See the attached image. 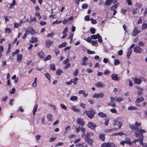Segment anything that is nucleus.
I'll return each mask as SVG.
<instances>
[{
    "mask_svg": "<svg viewBox=\"0 0 147 147\" xmlns=\"http://www.w3.org/2000/svg\"><path fill=\"white\" fill-rule=\"evenodd\" d=\"M105 125H108V124L109 123V119L108 118H106L105 119Z\"/></svg>",
    "mask_w": 147,
    "mask_h": 147,
    "instance_id": "13d9d810",
    "label": "nucleus"
},
{
    "mask_svg": "<svg viewBox=\"0 0 147 147\" xmlns=\"http://www.w3.org/2000/svg\"><path fill=\"white\" fill-rule=\"evenodd\" d=\"M135 126L134 125L130 124L129 125V127L133 130H135L136 131V132L140 134H143L145 133L146 132L145 131L142 129H139L137 127H139L141 125V123H138L136 121L135 123Z\"/></svg>",
    "mask_w": 147,
    "mask_h": 147,
    "instance_id": "f257e3e1",
    "label": "nucleus"
},
{
    "mask_svg": "<svg viewBox=\"0 0 147 147\" xmlns=\"http://www.w3.org/2000/svg\"><path fill=\"white\" fill-rule=\"evenodd\" d=\"M41 137V136L40 135H38L36 136L35 138L37 142H39V141Z\"/></svg>",
    "mask_w": 147,
    "mask_h": 147,
    "instance_id": "72a5a7b5",
    "label": "nucleus"
},
{
    "mask_svg": "<svg viewBox=\"0 0 147 147\" xmlns=\"http://www.w3.org/2000/svg\"><path fill=\"white\" fill-rule=\"evenodd\" d=\"M86 71L88 73H91L93 72V70L91 69H90L88 68L86 69Z\"/></svg>",
    "mask_w": 147,
    "mask_h": 147,
    "instance_id": "e2e57ef3",
    "label": "nucleus"
},
{
    "mask_svg": "<svg viewBox=\"0 0 147 147\" xmlns=\"http://www.w3.org/2000/svg\"><path fill=\"white\" fill-rule=\"evenodd\" d=\"M140 32V31L138 30L137 27H136L135 28L133 31L131 32V35L132 36H136L137 34L139 33Z\"/></svg>",
    "mask_w": 147,
    "mask_h": 147,
    "instance_id": "0eeeda50",
    "label": "nucleus"
},
{
    "mask_svg": "<svg viewBox=\"0 0 147 147\" xmlns=\"http://www.w3.org/2000/svg\"><path fill=\"white\" fill-rule=\"evenodd\" d=\"M60 106L61 108L64 110H66L67 109V107L63 104H61Z\"/></svg>",
    "mask_w": 147,
    "mask_h": 147,
    "instance_id": "8fccbe9b",
    "label": "nucleus"
},
{
    "mask_svg": "<svg viewBox=\"0 0 147 147\" xmlns=\"http://www.w3.org/2000/svg\"><path fill=\"white\" fill-rule=\"evenodd\" d=\"M90 20L93 24H94L96 23V21L93 18H91Z\"/></svg>",
    "mask_w": 147,
    "mask_h": 147,
    "instance_id": "a19ab883",
    "label": "nucleus"
},
{
    "mask_svg": "<svg viewBox=\"0 0 147 147\" xmlns=\"http://www.w3.org/2000/svg\"><path fill=\"white\" fill-rule=\"evenodd\" d=\"M120 63V62L119 59H115L114 60V65H117L119 64Z\"/></svg>",
    "mask_w": 147,
    "mask_h": 147,
    "instance_id": "f704fd0d",
    "label": "nucleus"
},
{
    "mask_svg": "<svg viewBox=\"0 0 147 147\" xmlns=\"http://www.w3.org/2000/svg\"><path fill=\"white\" fill-rule=\"evenodd\" d=\"M119 3H117V4L113 5L111 8V10L113 11L115 10V9H116L119 6Z\"/></svg>",
    "mask_w": 147,
    "mask_h": 147,
    "instance_id": "6ab92c4d",
    "label": "nucleus"
},
{
    "mask_svg": "<svg viewBox=\"0 0 147 147\" xmlns=\"http://www.w3.org/2000/svg\"><path fill=\"white\" fill-rule=\"evenodd\" d=\"M116 100L113 97H111V102L108 103V105L111 106L112 107H114L116 106V105L114 103H113V102Z\"/></svg>",
    "mask_w": 147,
    "mask_h": 147,
    "instance_id": "1a4fd4ad",
    "label": "nucleus"
},
{
    "mask_svg": "<svg viewBox=\"0 0 147 147\" xmlns=\"http://www.w3.org/2000/svg\"><path fill=\"white\" fill-rule=\"evenodd\" d=\"M62 22L61 21H58V20H57L53 22V25L55 24H60Z\"/></svg>",
    "mask_w": 147,
    "mask_h": 147,
    "instance_id": "bf43d9fd",
    "label": "nucleus"
},
{
    "mask_svg": "<svg viewBox=\"0 0 147 147\" xmlns=\"http://www.w3.org/2000/svg\"><path fill=\"white\" fill-rule=\"evenodd\" d=\"M94 135L93 132L88 133L85 135V138H90V137Z\"/></svg>",
    "mask_w": 147,
    "mask_h": 147,
    "instance_id": "bb28decb",
    "label": "nucleus"
},
{
    "mask_svg": "<svg viewBox=\"0 0 147 147\" xmlns=\"http://www.w3.org/2000/svg\"><path fill=\"white\" fill-rule=\"evenodd\" d=\"M70 109L73 110L74 112L79 113L80 112V110L77 108H76V107L75 106H72L70 108Z\"/></svg>",
    "mask_w": 147,
    "mask_h": 147,
    "instance_id": "2eb2a0df",
    "label": "nucleus"
},
{
    "mask_svg": "<svg viewBox=\"0 0 147 147\" xmlns=\"http://www.w3.org/2000/svg\"><path fill=\"white\" fill-rule=\"evenodd\" d=\"M88 7V5L86 4H83L82 5V8H83L85 9H86Z\"/></svg>",
    "mask_w": 147,
    "mask_h": 147,
    "instance_id": "052dcab7",
    "label": "nucleus"
},
{
    "mask_svg": "<svg viewBox=\"0 0 147 147\" xmlns=\"http://www.w3.org/2000/svg\"><path fill=\"white\" fill-rule=\"evenodd\" d=\"M3 51V46H0V58L1 57L2 55L1 52Z\"/></svg>",
    "mask_w": 147,
    "mask_h": 147,
    "instance_id": "58836bf2",
    "label": "nucleus"
},
{
    "mask_svg": "<svg viewBox=\"0 0 147 147\" xmlns=\"http://www.w3.org/2000/svg\"><path fill=\"white\" fill-rule=\"evenodd\" d=\"M41 121L42 124L43 125H44L45 124V117H42L41 118Z\"/></svg>",
    "mask_w": 147,
    "mask_h": 147,
    "instance_id": "4d7b16f0",
    "label": "nucleus"
},
{
    "mask_svg": "<svg viewBox=\"0 0 147 147\" xmlns=\"http://www.w3.org/2000/svg\"><path fill=\"white\" fill-rule=\"evenodd\" d=\"M78 98L77 97L75 96H73L70 97V99L71 101H76L77 100Z\"/></svg>",
    "mask_w": 147,
    "mask_h": 147,
    "instance_id": "7c9ffc66",
    "label": "nucleus"
},
{
    "mask_svg": "<svg viewBox=\"0 0 147 147\" xmlns=\"http://www.w3.org/2000/svg\"><path fill=\"white\" fill-rule=\"evenodd\" d=\"M63 72V71L61 69H58L56 71V74L57 75H60Z\"/></svg>",
    "mask_w": 147,
    "mask_h": 147,
    "instance_id": "49530a36",
    "label": "nucleus"
},
{
    "mask_svg": "<svg viewBox=\"0 0 147 147\" xmlns=\"http://www.w3.org/2000/svg\"><path fill=\"white\" fill-rule=\"evenodd\" d=\"M21 26V25L19 24L15 23L14 24V28H17Z\"/></svg>",
    "mask_w": 147,
    "mask_h": 147,
    "instance_id": "a18cd8bd",
    "label": "nucleus"
},
{
    "mask_svg": "<svg viewBox=\"0 0 147 147\" xmlns=\"http://www.w3.org/2000/svg\"><path fill=\"white\" fill-rule=\"evenodd\" d=\"M144 100V98L142 97H141L139 98L136 99L135 101V103H139L140 102H142Z\"/></svg>",
    "mask_w": 147,
    "mask_h": 147,
    "instance_id": "a211bd4d",
    "label": "nucleus"
},
{
    "mask_svg": "<svg viewBox=\"0 0 147 147\" xmlns=\"http://www.w3.org/2000/svg\"><path fill=\"white\" fill-rule=\"evenodd\" d=\"M47 117L49 121L51 122L53 121V119H52V115L51 114L49 113L47 114Z\"/></svg>",
    "mask_w": 147,
    "mask_h": 147,
    "instance_id": "412c9836",
    "label": "nucleus"
},
{
    "mask_svg": "<svg viewBox=\"0 0 147 147\" xmlns=\"http://www.w3.org/2000/svg\"><path fill=\"white\" fill-rule=\"evenodd\" d=\"M135 6L136 7V9H137L138 8L141 7L142 6V4L140 3H137L136 4Z\"/></svg>",
    "mask_w": 147,
    "mask_h": 147,
    "instance_id": "c756f323",
    "label": "nucleus"
},
{
    "mask_svg": "<svg viewBox=\"0 0 147 147\" xmlns=\"http://www.w3.org/2000/svg\"><path fill=\"white\" fill-rule=\"evenodd\" d=\"M46 78L48 79L50 81H51V77L48 73H47L46 74H45Z\"/></svg>",
    "mask_w": 147,
    "mask_h": 147,
    "instance_id": "ea45409f",
    "label": "nucleus"
},
{
    "mask_svg": "<svg viewBox=\"0 0 147 147\" xmlns=\"http://www.w3.org/2000/svg\"><path fill=\"white\" fill-rule=\"evenodd\" d=\"M51 58V56L50 55H48L46 57L44 58V59L45 61H46L50 59Z\"/></svg>",
    "mask_w": 147,
    "mask_h": 147,
    "instance_id": "de8ad7c7",
    "label": "nucleus"
},
{
    "mask_svg": "<svg viewBox=\"0 0 147 147\" xmlns=\"http://www.w3.org/2000/svg\"><path fill=\"white\" fill-rule=\"evenodd\" d=\"M77 123L81 125H83L85 123L83 120L81 118H78L77 120Z\"/></svg>",
    "mask_w": 147,
    "mask_h": 147,
    "instance_id": "ddd939ff",
    "label": "nucleus"
},
{
    "mask_svg": "<svg viewBox=\"0 0 147 147\" xmlns=\"http://www.w3.org/2000/svg\"><path fill=\"white\" fill-rule=\"evenodd\" d=\"M134 51L136 53H141L143 51V49L139 46H136L134 49Z\"/></svg>",
    "mask_w": 147,
    "mask_h": 147,
    "instance_id": "39448f33",
    "label": "nucleus"
},
{
    "mask_svg": "<svg viewBox=\"0 0 147 147\" xmlns=\"http://www.w3.org/2000/svg\"><path fill=\"white\" fill-rule=\"evenodd\" d=\"M11 32V30L9 28H7L5 29V32L6 33H9Z\"/></svg>",
    "mask_w": 147,
    "mask_h": 147,
    "instance_id": "603ef678",
    "label": "nucleus"
},
{
    "mask_svg": "<svg viewBox=\"0 0 147 147\" xmlns=\"http://www.w3.org/2000/svg\"><path fill=\"white\" fill-rule=\"evenodd\" d=\"M135 134L136 138H140V139L138 142L140 145H142L143 146V140L144 136L142 134H140L137 132H135Z\"/></svg>",
    "mask_w": 147,
    "mask_h": 147,
    "instance_id": "7ed1b4c3",
    "label": "nucleus"
},
{
    "mask_svg": "<svg viewBox=\"0 0 147 147\" xmlns=\"http://www.w3.org/2000/svg\"><path fill=\"white\" fill-rule=\"evenodd\" d=\"M100 36L99 34H97L96 35H93L91 36V38L94 39H96L98 38L99 36Z\"/></svg>",
    "mask_w": 147,
    "mask_h": 147,
    "instance_id": "cd10ccee",
    "label": "nucleus"
},
{
    "mask_svg": "<svg viewBox=\"0 0 147 147\" xmlns=\"http://www.w3.org/2000/svg\"><path fill=\"white\" fill-rule=\"evenodd\" d=\"M46 43L47 47L49 48L50 46L53 44V42L49 40H48L46 41Z\"/></svg>",
    "mask_w": 147,
    "mask_h": 147,
    "instance_id": "4468645a",
    "label": "nucleus"
},
{
    "mask_svg": "<svg viewBox=\"0 0 147 147\" xmlns=\"http://www.w3.org/2000/svg\"><path fill=\"white\" fill-rule=\"evenodd\" d=\"M66 45V43L65 42H63L59 45V48H61L65 47Z\"/></svg>",
    "mask_w": 147,
    "mask_h": 147,
    "instance_id": "c9c22d12",
    "label": "nucleus"
},
{
    "mask_svg": "<svg viewBox=\"0 0 147 147\" xmlns=\"http://www.w3.org/2000/svg\"><path fill=\"white\" fill-rule=\"evenodd\" d=\"M96 86L98 87H103L105 85L100 82H98L96 84Z\"/></svg>",
    "mask_w": 147,
    "mask_h": 147,
    "instance_id": "e433bc0d",
    "label": "nucleus"
},
{
    "mask_svg": "<svg viewBox=\"0 0 147 147\" xmlns=\"http://www.w3.org/2000/svg\"><path fill=\"white\" fill-rule=\"evenodd\" d=\"M123 100V98L121 97H119L116 99V100L118 102H120Z\"/></svg>",
    "mask_w": 147,
    "mask_h": 147,
    "instance_id": "3c124183",
    "label": "nucleus"
},
{
    "mask_svg": "<svg viewBox=\"0 0 147 147\" xmlns=\"http://www.w3.org/2000/svg\"><path fill=\"white\" fill-rule=\"evenodd\" d=\"M85 140L87 143L90 145L92 146L93 140L90 138H85Z\"/></svg>",
    "mask_w": 147,
    "mask_h": 147,
    "instance_id": "9b49d317",
    "label": "nucleus"
},
{
    "mask_svg": "<svg viewBox=\"0 0 147 147\" xmlns=\"http://www.w3.org/2000/svg\"><path fill=\"white\" fill-rule=\"evenodd\" d=\"M116 129H107L105 130V132L106 133H108L110 131H112L113 130H116Z\"/></svg>",
    "mask_w": 147,
    "mask_h": 147,
    "instance_id": "6e6d98bb",
    "label": "nucleus"
},
{
    "mask_svg": "<svg viewBox=\"0 0 147 147\" xmlns=\"http://www.w3.org/2000/svg\"><path fill=\"white\" fill-rule=\"evenodd\" d=\"M55 35L54 33L53 32H51L50 33L47 35V36L48 37H50L51 38L53 37V36Z\"/></svg>",
    "mask_w": 147,
    "mask_h": 147,
    "instance_id": "864d4df0",
    "label": "nucleus"
},
{
    "mask_svg": "<svg viewBox=\"0 0 147 147\" xmlns=\"http://www.w3.org/2000/svg\"><path fill=\"white\" fill-rule=\"evenodd\" d=\"M105 96L104 94L103 93H100L99 94L95 93L93 94L92 96L93 98H101Z\"/></svg>",
    "mask_w": 147,
    "mask_h": 147,
    "instance_id": "423d86ee",
    "label": "nucleus"
},
{
    "mask_svg": "<svg viewBox=\"0 0 147 147\" xmlns=\"http://www.w3.org/2000/svg\"><path fill=\"white\" fill-rule=\"evenodd\" d=\"M88 126L89 128H90L93 129H94L96 127V125L91 122H89L88 123Z\"/></svg>",
    "mask_w": 147,
    "mask_h": 147,
    "instance_id": "9d476101",
    "label": "nucleus"
},
{
    "mask_svg": "<svg viewBox=\"0 0 147 147\" xmlns=\"http://www.w3.org/2000/svg\"><path fill=\"white\" fill-rule=\"evenodd\" d=\"M15 91V89L14 88H12L11 90L10 91V93L11 94H13L14 93Z\"/></svg>",
    "mask_w": 147,
    "mask_h": 147,
    "instance_id": "338daca9",
    "label": "nucleus"
},
{
    "mask_svg": "<svg viewBox=\"0 0 147 147\" xmlns=\"http://www.w3.org/2000/svg\"><path fill=\"white\" fill-rule=\"evenodd\" d=\"M50 67L51 69L53 71L55 70V65L53 64H52L50 65Z\"/></svg>",
    "mask_w": 147,
    "mask_h": 147,
    "instance_id": "79ce46f5",
    "label": "nucleus"
},
{
    "mask_svg": "<svg viewBox=\"0 0 147 147\" xmlns=\"http://www.w3.org/2000/svg\"><path fill=\"white\" fill-rule=\"evenodd\" d=\"M38 55L41 58H42L44 56V53L42 51H41L38 53Z\"/></svg>",
    "mask_w": 147,
    "mask_h": 147,
    "instance_id": "c03bdc74",
    "label": "nucleus"
},
{
    "mask_svg": "<svg viewBox=\"0 0 147 147\" xmlns=\"http://www.w3.org/2000/svg\"><path fill=\"white\" fill-rule=\"evenodd\" d=\"M38 41V39L36 37H32L30 40V42L32 43H36Z\"/></svg>",
    "mask_w": 147,
    "mask_h": 147,
    "instance_id": "393cba45",
    "label": "nucleus"
},
{
    "mask_svg": "<svg viewBox=\"0 0 147 147\" xmlns=\"http://www.w3.org/2000/svg\"><path fill=\"white\" fill-rule=\"evenodd\" d=\"M92 43L93 45H96L97 44L98 42L96 40H93L92 41Z\"/></svg>",
    "mask_w": 147,
    "mask_h": 147,
    "instance_id": "774afa93",
    "label": "nucleus"
},
{
    "mask_svg": "<svg viewBox=\"0 0 147 147\" xmlns=\"http://www.w3.org/2000/svg\"><path fill=\"white\" fill-rule=\"evenodd\" d=\"M22 55L21 54L18 55L17 56V61L18 62H20L22 60Z\"/></svg>",
    "mask_w": 147,
    "mask_h": 147,
    "instance_id": "4be33fe9",
    "label": "nucleus"
},
{
    "mask_svg": "<svg viewBox=\"0 0 147 147\" xmlns=\"http://www.w3.org/2000/svg\"><path fill=\"white\" fill-rule=\"evenodd\" d=\"M90 31L92 34H94L95 32V29L94 28H91L90 29Z\"/></svg>",
    "mask_w": 147,
    "mask_h": 147,
    "instance_id": "5fc2aeb1",
    "label": "nucleus"
},
{
    "mask_svg": "<svg viewBox=\"0 0 147 147\" xmlns=\"http://www.w3.org/2000/svg\"><path fill=\"white\" fill-rule=\"evenodd\" d=\"M112 79L114 81H118L120 80V78L118 77L117 74H113L111 76Z\"/></svg>",
    "mask_w": 147,
    "mask_h": 147,
    "instance_id": "6e6552de",
    "label": "nucleus"
},
{
    "mask_svg": "<svg viewBox=\"0 0 147 147\" xmlns=\"http://www.w3.org/2000/svg\"><path fill=\"white\" fill-rule=\"evenodd\" d=\"M85 113L88 117L91 119L94 117V115L95 114V112L94 110L92 109H90L89 110L85 111Z\"/></svg>",
    "mask_w": 147,
    "mask_h": 147,
    "instance_id": "f03ea898",
    "label": "nucleus"
},
{
    "mask_svg": "<svg viewBox=\"0 0 147 147\" xmlns=\"http://www.w3.org/2000/svg\"><path fill=\"white\" fill-rule=\"evenodd\" d=\"M37 80L36 78H35L34 83H33L32 86L34 87H36L37 85Z\"/></svg>",
    "mask_w": 147,
    "mask_h": 147,
    "instance_id": "37998d69",
    "label": "nucleus"
},
{
    "mask_svg": "<svg viewBox=\"0 0 147 147\" xmlns=\"http://www.w3.org/2000/svg\"><path fill=\"white\" fill-rule=\"evenodd\" d=\"M147 27V23L143 22L142 26V30L145 29Z\"/></svg>",
    "mask_w": 147,
    "mask_h": 147,
    "instance_id": "2f4dec72",
    "label": "nucleus"
},
{
    "mask_svg": "<svg viewBox=\"0 0 147 147\" xmlns=\"http://www.w3.org/2000/svg\"><path fill=\"white\" fill-rule=\"evenodd\" d=\"M98 115L100 117H107L106 114L103 113L102 112H100L98 113Z\"/></svg>",
    "mask_w": 147,
    "mask_h": 147,
    "instance_id": "c85d7f7f",
    "label": "nucleus"
},
{
    "mask_svg": "<svg viewBox=\"0 0 147 147\" xmlns=\"http://www.w3.org/2000/svg\"><path fill=\"white\" fill-rule=\"evenodd\" d=\"M83 62L81 63L82 65H87V63L86 62L88 60V58L86 57H84L82 58Z\"/></svg>",
    "mask_w": 147,
    "mask_h": 147,
    "instance_id": "f8f14e48",
    "label": "nucleus"
},
{
    "mask_svg": "<svg viewBox=\"0 0 147 147\" xmlns=\"http://www.w3.org/2000/svg\"><path fill=\"white\" fill-rule=\"evenodd\" d=\"M132 51L131 49H128V51L127 52V59H128L130 58V56L131 53Z\"/></svg>",
    "mask_w": 147,
    "mask_h": 147,
    "instance_id": "aec40b11",
    "label": "nucleus"
},
{
    "mask_svg": "<svg viewBox=\"0 0 147 147\" xmlns=\"http://www.w3.org/2000/svg\"><path fill=\"white\" fill-rule=\"evenodd\" d=\"M101 147H117L113 143L109 142L104 143L102 144Z\"/></svg>",
    "mask_w": 147,
    "mask_h": 147,
    "instance_id": "20e7f679",
    "label": "nucleus"
},
{
    "mask_svg": "<svg viewBox=\"0 0 147 147\" xmlns=\"http://www.w3.org/2000/svg\"><path fill=\"white\" fill-rule=\"evenodd\" d=\"M128 109L129 110H136L137 109V107L134 106H131L128 107Z\"/></svg>",
    "mask_w": 147,
    "mask_h": 147,
    "instance_id": "473e14b6",
    "label": "nucleus"
},
{
    "mask_svg": "<svg viewBox=\"0 0 147 147\" xmlns=\"http://www.w3.org/2000/svg\"><path fill=\"white\" fill-rule=\"evenodd\" d=\"M99 138L102 140L104 141L105 139V134L103 133L100 134Z\"/></svg>",
    "mask_w": 147,
    "mask_h": 147,
    "instance_id": "b1692460",
    "label": "nucleus"
},
{
    "mask_svg": "<svg viewBox=\"0 0 147 147\" xmlns=\"http://www.w3.org/2000/svg\"><path fill=\"white\" fill-rule=\"evenodd\" d=\"M87 53L89 54H92L95 53V52L94 51H91L90 50L87 51Z\"/></svg>",
    "mask_w": 147,
    "mask_h": 147,
    "instance_id": "69168bd1",
    "label": "nucleus"
},
{
    "mask_svg": "<svg viewBox=\"0 0 147 147\" xmlns=\"http://www.w3.org/2000/svg\"><path fill=\"white\" fill-rule=\"evenodd\" d=\"M112 2L111 0H107L105 1V4L106 6H108L111 4Z\"/></svg>",
    "mask_w": 147,
    "mask_h": 147,
    "instance_id": "5701e85b",
    "label": "nucleus"
},
{
    "mask_svg": "<svg viewBox=\"0 0 147 147\" xmlns=\"http://www.w3.org/2000/svg\"><path fill=\"white\" fill-rule=\"evenodd\" d=\"M27 30L28 31L29 33L31 34L34 35L36 33L35 31L34 30L33 28L32 27L29 28Z\"/></svg>",
    "mask_w": 147,
    "mask_h": 147,
    "instance_id": "f3484780",
    "label": "nucleus"
},
{
    "mask_svg": "<svg viewBox=\"0 0 147 147\" xmlns=\"http://www.w3.org/2000/svg\"><path fill=\"white\" fill-rule=\"evenodd\" d=\"M133 80L135 83L138 84H140L142 82L141 80L140 79L136 78H134Z\"/></svg>",
    "mask_w": 147,
    "mask_h": 147,
    "instance_id": "dca6fc26",
    "label": "nucleus"
},
{
    "mask_svg": "<svg viewBox=\"0 0 147 147\" xmlns=\"http://www.w3.org/2000/svg\"><path fill=\"white\" fill-rule=\"evenodd\" d=\"M38 105H36L34 107L33 110V115H35L36 112L37 110V108L38 107Z\"/></svg>",
    "mask_w": 147,
    "mask_h": 147,
    "instance_id": "a878e982",
    "label": "nucleus"
},
{
    "mask_svg": "<svg viewBox=\"0 0 147 147\" xmlns=\"http://www.w3.org/2000/svg\"><path fill=\"white\" fill-rule=\"evenodd\" d=\"M19 50L18 49H17L14 52L12 53V55L13 57H14L16 54H18Z\"/></svg>",
    "mask_w": 147,
    "mask_h": 147,
    "instance_id": "09e8293b",
    "label": "nucleus"
},
{
    "mask_svg": "<svg viewBox=\"0 0 147 147\" xmlns=\"http://www.w3.org/2000/svg\"><path fill=\"white\" fill-rule=\"evenodd\" d=\"M126 143L129 144H131V143L130 142V139L129 138H126L125 140Z\"/></svg>",
    "mask_w": 147,
    "mask_h": 147,
    "instance_id": "4c0bfd02",
    "label": "nucleus"
},
{
    "mask_svg": "<svg viewBox=\"0 0 147 147\" xmlns=\"http://www.w3.org/2000/svg\"><path fill=\"white\" fill-rule=\"evenodd\" d=\"M36 20L35 17H34L33 18H31L30 20V21L31 22H32L34 21H36Z\"/></svg>",
    "mask_w": 147,
    "mask_h": 147,
    "instance_id": "680f3d73",
    "label": "nucleus"
},
{
    "mask_svg": "<svg viewBox=\"0 0 147 147\" xmlns=\"http://www.w3.org/2000/svg\"><path fill=\"white\" fill-rule=\"evenodd\" d=\"M84 39L86 40L88 42H90L91 41V39L90 37L88 38H87V39L84 38Z\"/></svg>",
    "mask_w": 147,
    "mask_h": 147,
    "instance_id": "0e129e2a",
    "label": "nucleus"
}]
</instances>
